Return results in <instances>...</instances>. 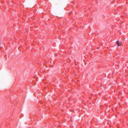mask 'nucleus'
I'll return each mask as SVG.
<instances>
[{
  "label": "nucleus",
  "instance_id": "1",
  "mask_svg": "<svg viewBox=\"0 0 128 128\" xmlns=\"http://www.w3.org/2000/svg\"><path fill=\"white\" fill-rule=\"evenodd\" d=\"M116 43L118 45V46H120V42L118 40H117L116 41Z\"/></svg>",
  "mask_w": 128,
  "mask_h": 128
}]
</instances>
